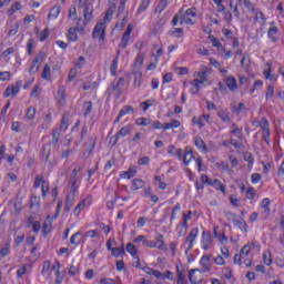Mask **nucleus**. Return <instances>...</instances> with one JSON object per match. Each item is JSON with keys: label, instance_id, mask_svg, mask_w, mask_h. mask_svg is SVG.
I'll return each mask as SVG.
<instances>
[{"label": "nucleus", "instance_id": "obj_1", "mask_svg": "<svg viewBox=\"0 0 284 284\" xmlns=\"http://www.w3.org/2000/svg\"><path fill=\"white\" fill-rule=\"evenodd\" d=\"M123 88H125V78H119L114 80L110 87L106 89V94L112 97V94H118V97L123 92Z\"/></svg>", "mask_w": 284, "mask_h": 284}, {"label": "nucleus", "instance_id": "obj_2", "mask_svg": "<svg viewBox=\"0 0 284 284\" xmlns=\"http://www.w3.org/2000/svg\"><path fill=\"white\" fill-rule=\"evenodd\" d=\"M148 244H149V247L151 248L156 247V250H160L162 252H168V244H165L164 236L161 233L156 234L155 241L149 240Z\"/></svg>", "mask_w": 284, "mask_h": 284}, {"label": "nucleus", "instance_id": "obj_3", "mask_svg": "<svg viewBox=\"0 0 284 284\" xmlns=\"http://www.w3.org/2000/svg\"><path fill=\"white\" fill-rule=\"evenodd\" d=\"M105 28H108L105 21L98 22L92 32L93 39H99V41H105Z\"/></svg>", "mask_w": 284, "mask_h": 284}, {"label": "nucleus", "instance_id": "obj_4", "mask_svg": "<svg viewBox=\"0 0 284 284\" xmlns=\"http://www.w3.org/2000/svg\"><path fill=\"white\" fill-rule=\"evenodd\" d=\"M197 236H199V227L192 229L184 242L185 254H187L192 250V247H194V241H196Z\"/></svg>", "mask_w": 284, "mask_h": 284}, {"label": "nucleus", "instance_id": "obj_5", "mask_svg": "<svg viewBox=\"0 0 284 284\" xmlns=\"http://www.w3.org/2000/svg\"><path fill=\"white\" fill-rule=\"evenodd\" d=\"M80 3V8H83V17L84 20L90 23V21H92V19H94V17L92 16L94 12V8L92 7V4L83 2V0H79Z\"/></svg>", "mask_w": 284, "mask_h": 284}, {"label": "nucleus", "instance_id": "obj_6", "mask_svg": "<svg viewBox=\"0 0 284 284\" xmlns=\"http://www.w3.org/2000/svg\"><path fill=\"white\" fill-rule=\"evenodd\" d=\"M90 205H92V197L90 195H88L87 197H84L73 210V214L75 216H79V214H81V212H83L84 207H90Z\"/></svg>", "mask_w": 284, "mask_h": 284}, {"label": "nucleus", "instance_id": "obj_7", "mask_svg": "<svg viewBox=\"0 0 284 284\" xmlns=\"http://www.w3.org/2000/svg\"><path fill=\"white\" fill-rule=\"evenodd\" d=\"M79 172H81V168L80 166H77L73 169L72 173H71V176H70V180H69V183L71 185V190H79V186L77 185V183H79Z\"/></svg>", "mask_w": 284, "mask_h": 284}, {"label": "nucleus", "instance_id": "obj_8", "mask_svg": "<svg viewBox=\"0 0 284 284\" xmlns=\"http://www.w3.org/2000/svg\"><path fill=\"white\" fill-rule=\"evenodd\" d=\"M223 81L231 92H236V90H239V84L236 83L235 77L224 75Z\"/></svg>", "mask_w": 284, "mask_h": 284}, {"label": "nucleus", "instance_id": "obj_9", "mask_svg": "<svg viewBox=\"0 0 284 284\" xmlns=\"http://www.w3.org/2000/svg\"><path fill=\"white\" fill-rule=\"evenodd\" d=\"M210 261H212V255H203L201 257L200 265L203 267V270H200L201 274H205L206 272H210V270H212Z\"/></svg>", "mask_w": 284, "mask_h": 284}, {"label": "nucleus", "instance_id": "obj_10", "mask_svg": "<svg viewBox=\"0 0 284 284\" xmlns=\"http://www.w3.org/2000/svg\"><path fill=\"white\" fill-rule=\"evenodd\" d=\"M75 199H77V190L71 189L70 193L67 195V201L64 206L65 212H70V210H72V207L74 206Z\"/></svg>", "mask_w": 284, "mask_h": 284}, {"label": "nucleus", "instance_id": "obj_11", "mask_svg": "<svg viewBox=\"0 0 284 284\" xmlns=\"http://www.w3.org/2000/svg\"><path fill=\"white\" fill-rule=\"evenodd\" d=\"M130 132H132L131 125H125V126L121 128L120 131L113 138H111V141H113V145H116L120 136H128V134H130Z\"/></svg>", "mask_w": 284, "mask_h": 284}, {"label": "nucleus", "instance_id": "obj_12", "mask_svg": "<svg viewBox=\"0 0 284 284\" xmlns=\"http://www.w3.org/2000/svg\"><path fill=\"white\" fill-rule=\"evenodd\" d=\"M83 145L87 152H89V154H92V152L94 151V148H97V135L95 134L89 135L88 140L84 142Z\"/></svg>", "mask_w": 284, "mask_h": 284}, {"label": "nucleus", "instance_id": "obj_13", "mask_svg": "<svg viewBox=\"0 0 284 284\" xmlns=\"http://www.w3.org/2000/svg\"><path fill=\"white\" fill-rule=\"evenodd\" d=\"M201 245H202V250H205V251L212 247V234L203 231Z\"/></svg>", "mask_w": 284, "mask_h": 284}, {"label": "nucleus", "instance_id": "obj_14", "mask_svg": "<svg viewBox=\"0 0 284 284\" xmlns=\"http://www.w3.org/2000/svg\"><path fill=\"white\" fill-rule=\"evenodd\" d=\"M192 121L194 125H199L200 130H203V128H205V123H210V114H203L199 118L194 116Z\"/></svg>", "mask_w": 284, "mask_h": 284}, {"label": "nucleus", "instance_id": "obj_15", "mask_svg": "<svg viewBox=\"0 0 284 284\" xmlns=\"http://www.w3.org/2000/svg\"><path fill=\"white\" fill-rule=\"evenodd\" d=\"M230 134L237 136L239 141H243V129L239 126V124L233 123L230 128Z\"/></svg>", "mask_w": 284, "mask_h": 284}, {"label": "nucleus", "instance_id": "obj_16", "mask_svg": "<svg viewBox=\"0 0 284 284\" xmlns=\"http://www.w3.org/2000/svg\"><path fill=\"white\" fill-rule=\"evenodd\" d=\"M194 77L193 83H205V81H207V71H197L194 73Z\"/></svg>", "mask_w": 284, "mask_h": 284}, {"label": "nucleus", "instance_id": "obj_17", "mask_svg": "<svg viewBox=\"0 0 284 284\" xmlns=\"http://www.w3.org/2000/svg\"><path fill=\"white\" fill-rule=\"evenodd\" d=\"M267 38L270 39V41H272L273 43H276V41H278V27H271L267 30Z\"/></svg>", "mask_w": 284, "mask_h": 284}, {"label": "nucleus", "instance_id": "obj_18", "mask_svg": "<svg viewBox=\"0 0 284 284\" xmlns=\"http://www.w3.org/2000/svg\"><path fill=\"white\" fill-rule=\"evenodd\" d=\"M192 161H194V153L192 152V149L186 148L184 150L183 163L184 165H190Z\"/></svg>", "mask_w": 284, "mask_h": 284}, {"label": "nucleus", "instance_id": "obj_19", "mask_svg": "<svg viewBox=\"0 0 284 284\" xmlns=\"http://www.w3.org/2000/svg\"><path fill=\"white\" fill-rule=\"evenodd\" d=\"M185 17H186V20L185 22L189 24V26H194V22L192 21V19H194L196 17V8H190L185 11Z\"/></svg>", "mask_w": 284, "mask_h": 284}, {"label": "nucleus", "instance_id": "obj_20", "mask_svg": "<svg viewBox=\"0 0 284 284\" xmlns=\"http://www.w3.org/2000/svg\"><path fill=\"white\" fill-rule=\"evenodd\" d=\"M142 270L145 272V274H149V276H155V278L163 277V273H161V271L154 270L150 266H144Z\"/></svg>", "mask_w": 284, "mask_h": 284}, {"label": "nucleus", "instance_id": "obj_21", "mask_svg": "<svg viewBox=\"0 0 284 284\" xmlns=\"http://www.w3.org/2000/svg\"><path fill=\"white\" fill-rule=\"evenodd\" d=\"M195 146L197 150H201V152L207 153V145L205 144V141H203L202 138L197 136L194 139Z\"/></svg>", "mask_w": 284, "mask_h": 284}, {"label": "nucleus", "instance_id": "obj_22", "mask_svg": "<svg viewBox=\"0 0 284 284\" xmlns=\"http://www.w3.org/2000/svg\"><path fill=\"white\" fill-rule=\"evenodd\" d=\"M142 187H145V182L141 179H134L131 183V190L133 192H136V190H142Z\"/></svg>", "mask_w": 284, "mask_h": 284}, {"label": "nucleus", "instance_id": "obj_23", "mask_svg": "<svg viewBox=\"0 0 284 284\" xmlns=\"http://www.w3.org/2000/svg\"><path fill=\"white\" fill-rule=\"evenodd\" d=\"M88 21L83 20L82 18H79L77 21V26L73 27L80 34H83L85 32V26H88Z\"/></svg>", "mask_w": 284, "mask_h": 284}, {"label": "nucleus", "instance_id": "obj_24", "mask_svg": "<svg viewBox=\"0 0 284 284\" xmlns=\"http://www.w3.org/2000/svg\"><path fill=\"white\" fill-rule=\"evenodd\" d=\"M136 176V169L130 168L128 171H123L120 173L121 179H134Z\"/></svg>", "mask_w": 284, "mask_h": 284}, {"label": "nucleus", "instance_id": "obj_25", "mask_svg": "<svg viewBox=\"0 0 284 284\" xmlns=\"http://www.w3.org/2000/svg\"><path fill=\"white\" fill-rule=\"evenodd\" d=\"M133 77H134V81H133L134 88H141V82L143 81V73L141 71H134Z\"/></svg>", "mask_w": 284, "mask_h": 284}, {"label": "nucleus", "instance_id": "obj_26", "mask_svg": "<svg viewBox=\"0 0 284 284\" xmlns=\"http://www.w3.org/2000/svg\"><path fill=\"white\" fill-rule=\"evenodd\" d=\"M168 3H170V0H160L154 9L155 14H161L168 8Z\"/></svg>", "mask_w": 284, "mask_h": 284}, {"label": "nucleus", "instance_id": "obj_27", "mask_svg": "<svg viewBox=\"0 0 284 284\" xmlns=\"http://www.w3.org/2000/svg\"><path fill=\"white\" fill-rule=\"evenodd\" d=\"M237 6H244L250 12H256V7L250 0H239Z\"/></svg>", "mask_w": 284, "mask_h": 284}, {"label": "nucleus", "instance_id": "obj_28", "mask_svg": "<svg viewBox=\"0 0 284 284\" xmlns=\"http://www.w3.org/2000/svg\"><path fill=\"white\" fill-rule=\"evenodd\" d=\"M19 94V89H16L14 85L8 87L3 93L4 99L8 97H17Z\"/></svg>", "mask_w": 284, "mask_h": 284}, {"label": "nucleus", "instance_id": "obj_29", "mask_svg": "<svg viewBox=\"0 0 284 284\" xmlns=\"http://www.w3.org/2000/svg\"><path fill=\"white\" fill-rule=\"evenodd\" d=\"M52 123V113H47L43 116V122L41 124L42 130H48L50 128V124Z\"/></svg>", "mask_w": 284, "mask_h": 284}, {"label": "nucleus", "instance_id": "obj_30", "mask_svg": "<svg viewBox=\"0 0 284 284\" xmlns=\"http://www.w3.org/2000/svg\"><path fill=\"white\" fill-rule=\"evenodd\" d=\"M196 272H201V270H199V268H193V270H191L190 272H189V281H190V283H192V284H199V283H201V280H199L197 277H196Z\"/></svg>", "mask_w": 284, "mask_h": 284}, {"label": "nucleus", "instance_id": "obj_31", "mask_svg": "<svg viewBox=\"0 0 284 284\" xmlns=\"http://www.w3.org/2000/svg\"><path fill=\"white\" fill-rule=\"evenodd\" d=\"M50 154H51L50 143L44 144L41 152L42 161H48V159H50Z\"/></svg>", "mask_w": 284, "mask_h": 284}, {"label": "nucleus", "instance_id": "obj_32", "mask_svg": "<svg viewBox=\"0 0 284 284\" xmlns=\"http://www.w3.org/2000/svg\"><path fill=\"white\" fill-rule=\"evenodd\" d=\"M83 116H90L92 114V101H87L82 105Z\"/></svg>", "mask_w": 284, "mask_h": 284}, {"label": "nucleus", "instance_id": "obj_33", "mask_svg": "<svg viewBox=\"0 0 284 284\" xmlns=\"http://www.w3.org/2000/svg\"><path fill=\"white\" fill-rule=\"evenodd\" d=\"M217 116L221 119V121H223V123H230V121H231L230 112H227V111L224 110V109H221V110L217 112Z\"/></svg>", "mask_w": 284, "mask_h": 284}, {"label": "nucleus", "instance_id": "obj_34", "mask_svg": "<svg viewBox=\"0 0 284 284\" xmlns=\"http://www.w3.org/2000/svg\"><path fill=\"white\" fill-rule=\"evenodd\" d=\"M143 61H145V53H138L136 59H135V68L138 71H141V68H143Z\"/></svg>", "mask_w": 284, "mask_h": 284}, {"label": "nucleus", "instance_id": "obj_35", "mask_svg": "<svg viewBox=\"0 0 284 284\" xmlns=\"http://www.w3.org/2000/svg\"><path fill=\"white\" fill-rule=\"evenodd\" d=\"M47 182L48 181H45V178L43 176V174L37 175L34 183H33L34 190H39V187H41L43 185V183H47Z\"/></svg>", "mask_w": 284, "mask_h": 284}, {"label": "nucleus", "instance_id": "obj_36", "mask_svg": "<svg viewBox=\"0 0 284 284\" xmlns=\"http://www.w3.org/2000/svg\"><path fill=\"white\" fill-rule=\"evenodd\" d=\"M59 139H61V129L55 128V129H53V132H52L51 144L58 145Z\"/></svg>", "mask_w": 284, "mask_h": 284}, {"label": "nucleus", "instance_id": "obj_37", "mask_svg": "<svg viewBox=\"0 0 284 284\" xmlns=\"http://www.w3.org/2000/svg\"><path fill=\"white\" fill-rule=\"evenodd\" d=\"M112 256H115V258H119V256H123L125 254V247L121 245L120 247H113L111 248Z\"/></svg>", "mask_w": 284, "mask_h": 284}, {"label": "nucleus", "instance_id": "obj_38", "mask_svg": "<svg viewBox=\"0 0 284 284\" xmlns=\"http://www.w3.org/2000/svg\"><path fill=\"white\" fill-rule=\"evenodd\" d=\"M119 69V57H115L110 65L111 77H116V70Z\"/></svg>", "mask_w": 284, "mask_h": 284}, {"label": "nucleus", "instance_id": "obj_39", "mask_svg": "<svg viewBox=\"0 0 284 284\" xmlns=\"http://www.w3.org/2000/svg\"><path fill=\"white\" fill-rule=\"evenodd\" d=\"M126 252H129V254H131V256H133V258H136L139 256L138 255L139 254V250L132 243H128L126 244Z\"/></svg>", "mask_w": 284, "mask_h": 284}, {"label": "nucleus", "instance_id": "obj_40", "mask_svg": "<svg viewBox=\"0 0 284 284\" xmlns=\"http://www.w3.org/2000/svg\"><path fill=\"white\" fill-rule=\"evenodd\" d=\"M42 79H44L45 81H50L52 79L50 64L48 63L44 64V68L42 71Z\"/></svg>", "mask_w": 284, "mask_h": 284}, {"label": "nucleus", "instance_id": "obj_41", "mask_svg": "<svg viewBox=\"0 0 284 284\" xmlns=\"http://www.w3.org/2000/svg\"><path fill=\"white\" fill-rule=\"evenodd\" d=\"M48 57V54H45V51H40L36 58L33 59L34 63H37L38 65L41 67V63H43V61H45V58Z\"/></svg>", "mask_w": 284, "mask_h": 284}, {"label": "nucleus", "instance_id": "obj_42", "mask_svg": "<svg viewBox=\"0 0 284 284\" xmlns=\"http://www.w3.org/2000/svg\"><path fill=\"white\" fill-rule=\"evenodd\" d=\"M133 243H142V245L144 247H150V240H148V237H145V235H139L133 240Z\"/></svg>", "mask_w": 284, "mask_h": 284}, {"label": "nucleus", "instance_id": "obj_43", "mask_svg": "<svg viewBox=\"0 0 284 284\" xmlns=\"http://www.w3.org/2000/svg\"><path fill=\"white\" fill-rule=\"evenodd\" d=\"M59 14H61V7L54 6V7L50 10V13H49L48 18H49V19H57V17H59Z\"/></svg>", "mask_w": 284, "mask_h": 284}, {"label": "nucleus", "instance_id": "obj_44", "mask_svg": "<svg viewBox=\"0 0 284 284\" xmlns=\"http://www.w3.org/2000/svg\"><path fill=\"white\" fill-rule=\"evenodd\" d=\"M258 125L262 132L270 131V121H267V118H262L261 121L258 122Z\"/></svg>", "mask_w": 284, "mask_h": 284}, {"label": "nucleus", "instance_id": "obj_45", "mask_svg": "<svg viewBox=\"0 0 284 284\" xmlns=\"http://www.w3.org/2000/svg\"><path fill=\"white\" fill-rule=\"evenodd\" d=\"M77 32H79V31L74 27H71L69 29V34H68L69 41H78L79 40V36H77Z\"/></svg>", "mask_w": 284, "mask_h": 284}, {"label": "nucleus", "instance_id": "obj_46", "mask_svg": "<svg viewBox=\"0 0 284 284\" xmlns=\"http://www.w3.org/2000/svg\"><path fill=\"white\" fill-rule=\"evenodd\" d=\"M21 2H14L10 9L7 11V14L9 17H12V14H14V12H17L18 10H21Z\"/></svg>", "mask_w": 284, "mask_h": 284}, {"label": "nucleus", "instance_id": "obj_47", "mask_svg": "<svg viewBox=\"0 0 284 284\" xmlns=\"http://www.w3.org/2000/svg\"><path fill=\"white\" fill-rule=\"evenodd\" d=\"M81 234H83L81 231H78L75 234H73L70 239V243L71 245H80L81 244V239H79V236H81Z\"/></svg>", "mask_w": 284, "mask_h": 284}, {"label": "nucleus", "instance_id": "obj_48", "mask_svg": "<svg viewBox=\"0 0 284 284\" xmlns=\"http://www.w3.org/2000/svg\"><path fill=\"white\" fill-rule=\"evenodd\" d=\"M10 254V242H7L0 250V258H6Z\"/></svg>", "mask_w": 284, "mask_h": 284}, {"label": "nucleus", "instance_id": "obj_49", "mask_svg": "<svg viewBox=\"0 0 284 284\" xmlns=\"http://www.w3.org/2000/svg\"><path fill=\"white\" fill-rule=\"evenodd\" d=\"M211 187H215L216 190H220V192L225 193V186H224L223 182H221V180H219V179L213 180V184Z\"/></svg>", "mask_w": 284, "mask_h": 284}, {"label": "nucleus", "instance_id": "obj_50", "mask_svg": "<svg viewBox=\"0 0 284 284\" xmlns=\"http://www.w3.org/2000/svg\"><path fill=\"white\" fill-rule=\"evenodd\" d=\"M209 39L213 45V48H217V50H223V44L219 39H216L214 36H209Z\"/></svg>", "mask_w": 284, "mask_h": 284}, {"label": "nucleus", "instance_id": "obj_51", "mask_svg": "<svg viewBox=\"0 0 284 284\" xmlns=\"http://www.w3.org/2000/svg\"><path fill=\"white\" fill-rule=\"evenodd\" d=\"M69 121H70L69 115H67V114L62 115L60 132H61V130H63L64 132H65V130H68Z\"/></svg>", "mask_w": 284, "mask_h": 284}, {"label": "nucleus", "instance_id": "obj_52", "mask_svg": "<svg viewBox=\"0 0 284 284\" xmlns=\"http://www.w3.org/2000/svg\"><path fill=\"white\" fill-rule=\"evenodd\" d=\"M36 115H37V109L34 106H30L27 110L26 119H28V121H32V119H34Z\"/></svg>", "mask_w": 284, "mask_h": 284}, {"label": "nucleus", "instance_id": "obj_53", "mask_svg": "<svg viewBox=\"0 0 284 284\" xmlns=\"http://www.w3.org/2000/svg\"><path fill=\"white\" fill-rule=\"evenodd\" d=\"M128 0H120V6L118 8V17H123L128 11H125V3Z\"/></svg>", "mask_w": 284, "mask_h": 284}, {"label": "nucleus", "instance_id": "obj_54", "mask_svg": "<svg viewBox=\"0 0 284 284\" xmlns=\"http://www.w3.org/2000/svg\"><path fill=\"white\" fill-rule=\"evenodd\" d=\"M58 99H59V103L65 102V87H60L58 89Z\"/></svg>", "mask_w": 284, "mask_h": 284}, {"label": "nucleus", "instance_id": "obj_55", "mask_svg": "<svg viewBox=\"0 0 284 284\" xmlns=\"http://www.w3.org/2000/svg\"><path fill=\"white\" fill-rule=\"evenodd\" d=\"M130 112L134 113V108H132V105H124L120 110L119 114H120V116H125V114H130Z\"/></svg>", "mask_w": 284, "mask_h": 284}, {"label": "nucleus", "instance_id": "obj_56", "mask_svg": "<svg viewBox=\"0 0 284 284\" xmlns=\"http://www.w3.org/2000/svg\"><path fill=\"white\" fill-rule=\"evenodd\" d=\"M122 20L116 22L115 28L123 30L125 28V23H128V12L121 16Z\"/></svg>", "mask_w": 284, "mask_h": 284}, {"label": "nucleus", "instance_id": "obj_57", "mask_svg": "<svg viewBox=\"0 0 284 284\" xmlns=\"http://www.w3.org/2000/svg\"><path fill=\"white\" fill-rule=\"evenodd\" d=\"M150 3H152V0H142L138 9V12H145L148 8H150Z\"/></svg>", "mask_w": 284, "mask_h": 284}, {"label": "nucleus", "instance_id": "obj_58", "mask_svg": "<svg viewBox=\"0 0 284 284\" xmlns=\"http://www.w3.org/2000/svg\"><path fill=\"white\" fill-rule=\"evenodd\" d=\"M261 207L264 210L265 214H270V199H263L261 202Z\"/></svg>", "mask_w": 284, "mask_h": 284}, {"label": "nucleus", "instance_id": "obj_59", "mask_svg": "<svg viewBox=\"0 0 284 284\" xmlns=\"http://www.w3.org/2000/svg\"><path fill=\"white\" fill-rule=\"evenodd\" d=\"M233 224L235 225V227H239L240 230H245V227H247V224L243 221V219L235 217Z\"/></svg>", "mask_w": 284, "mask_h": 284}, {"label": "nucleus", "instance_id": "obj_60", "mask_svg": "<svg viewBox=\"0 0 284 284\" xmlns=\"http://www.w3.org/2000/svg\"><path fill=\"white\" fill-rule=\"evenodd\" d=\"M40 68L41 67L37 62H34V60H32L31 65L29 68V74H37Z\"/></svg>", "mask_w": 284, "mask_h": 284}, {"label": "nucleus", "instance_id": "obj_61", "mask_svg": "<svg viewBox=\"0 0 284 284\" xmlns=\"http://www.w3.org/2000/svg\"><path fill=\"white\" fill-rule=\"evenodd\" d=\"M263 261H264L265 265H267V266L272 265V253L264 252L263 253Z\"/></svg>", "mask_w": 284, "mask_h": 284}, {"label": "nucleus", "instance_id": "obj_62", "mask_svg": "<svg viewBox=\"0 0 284 284\" xmlns=\"http://www.w3.org/2000/svg\"><path fill=\"white\" fill-rule=\"evenodd\" d=\"M83 65H85V58L83 55H80L78 58V60L74 63V67L78 68L79 70H81V68H83Z\"/></svg>", "mask_w": 284, "mask_h": 284}, {"label": "nucleus", "instance_id": "obj_63", "mask_svg": "<svg viewBox=\"0 0 284 284\" xmlns=\"http://www.w3.org/2000/svg\"><path fill=\"white\" fill-rule=\"evenodd\" d=\"M271 99H274V85L272 84L267 87L266 91V101H271Z\"/></svg>", "mask_w": 284, "mask_h": 284}, {"label": "nucleus", "instance_id": "obj_64", "mask_svg": "<svg viewBox=\"0 0 284 284\" xmlns=\"http://www.w3.org/2000/svg\"><path fill=\"white\" fill-rule=\"evenodd\" d=\"M178 284H187V281H185V274H183V271H178Z\"/></svg>", "mask_w": 284, "mask_h": 284}]
</instances>
